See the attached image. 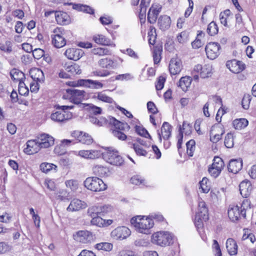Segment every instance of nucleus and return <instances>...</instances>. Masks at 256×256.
Returning a JSON list of instances; mask_svg holds the SVG:
<instances>
[{"instance_id":"nucleus-1","label":"nucleus","mask_w":256,"mask_h":256,"mask_svg":"<svg viewBox=\"0 0 256 256\" xmlns=\"http://www.w3.org/2000/svg\"><path fill=\"white\" fill-rule=\"evenodd\" d=\"M130 223L138 232L144 234H148L150 229L154 225V222L152 218L142 216H137L132 218Z\"/></svg>"},{"instance_id":"nucleus-2","label":"nucleus","mask_w":256,"mask_h":256,"mask_svg":"<svg viewBox=\"0 0 256 256\" xmlns=\"http://www.w3.org/2000/svg\"><path fill=\"white\" fill-rule=\"evenodd\" d=\"M208 219V210L206 203L202 201L198 202V207L194 220V224L199 234L201 235L202 232L204 222H206Z\"/></svg>"},{"instance_id":"nucleus-3","label":"nucleus","mask_w":256,"mask_h":256,"mask_svg":"<svg viewBox=\"0 0 256 256\" xmlns=\"http://www.w3.org/2000/svg\"><path fill=\"white\" fill-rule=\"evenodd\" d=\"M174 236L167 231H160L154 233L151 236L152 244L164 247L173 244Z\"/></svg>"},{"instance_id":"nucleus-4","label":"nucleus","mask_w":256,"mask_h":256,"mask_svg":"<svg viewBox=\"0 0 256 256\" xmlns=\"http://www.w3.org/2000/svg\"><path fill=\"white\" fill-rule=\"evenodd\" d=\"M76 107V106H75L74 104L67 106H58L57 108H60L62 110L52 113L50 118L52 120L55 122L60 124L65 123L72 117V113L66 112V110L72 109Z\"/></svg>"},{"instance_id":"nucleus-5","label":"nucleus","mask_w":256,"mask_h":256,"mask_svg":"<svg viewBox=\"0 0 256 256\" xmlns=\"http://www.w3.org/2000/svg\"><path fill=\"white\" fill-rule=\"evenodd\" d=\"M70 102L74 104L76 108L80 110L86 109L88 110L92 114L96 115L101 114L102 109L92 104L85 102L84 97H67Z\"/></svg>"},{"instance_id":"nucleus-6","label":"nucleus","mask_w":256,"mask_h":256,"mask_svg":"<svg viewBox=\"0 0 256 256\" xmlns=\"http://www.w3.org/2000/svg\"><path fill=\"white\" fill-rule=\"evenodd\" d=\"M110 123L114 126V129L112 132L113 135L120 140H125L126 138V136L122 131L128 130L130 128V126L128 124L122 122L114 118L110 119Z\"/></svg>"},{"instance_id":"nucleus-7","label":"nucleus","mask_w":256,"mask_h":256,"mask_svg":"<svg viewBox=\"0 0 256 256\" xmlns=\"http://www.w3.org/2000/svg\"><path fill=\"white\" fill-rule=\"evenodd\" d=\"M84 186L88 190L92 192H100L106 190L107 186L102 180L97 177H88L84 181Z\"/></svg>"},{"instance_id":"nucleus-8","label":"nucleus","mask_w":256,"mask_h":256,"mask_svg":"<svg viewBox=\"0 0 256 256\" xmlns=\"http://www.w3.org/2000/svg\"><path fill=\"white\" fill-rule=\"evenodd\" d=\"M102 155L105 161L112 165L121 166L124 162L118 152L112 148H108V150L102 153Z\"/></svg>"},{"instance_id":"nucleus-9","label":"nucleus","mask_w":256,"mask_h":256,"mask_svg":"<svg viewBox=\"0 0 256 256\" xmlns=\"http://www.w3.org/2000/svg\"><path fill=\"white\" fill-rule=\"evenodd\" d=\"M224 166V164L219 156H214L212 164L208 168V172L210 176L214 178H216L219 176Z\"/></svg>"},{"instance_id":"nucleus-10","label":"nucleus","mask_w":256,"mask_h":256,"mask_svg":"<svg viewBox=\"0 0 256 256\" xmlns=\"http://www.w3.org/2000/svg\"><path fill=\"white\" fill-rule=\"evenodd\" d=\"M64 32V30L62 28H56L54 30L55 34L52 36V42L56 48H61L66 44Z\"/></svg>"},{"instance_id":"nucleus-11","label":"nucleus","mask_w":256,"mask_h":256,"mask_svg":"<svg viewBox=\"0 0 256 256\" xmlns=\"http://www.w3.org/2000/svg\"><path fill=\"white\" fill-rule=\"evenodd\" d=\"M131 234L130 230L124 226H118L111 232V236L116 240H123Z\"/></svg>"},{"instance_id":"nucleus-12","label":"nucleus","mask_w":256,"mask_h":256,"mask_svg":"<svg viewBox=\"0 0 256 256\" xmlns=\"http://www.w3.org/2000/svg\"><path fill=\"white\" fill-rule=\"evenodd\" d=\"M220 44L218 42H209L206 46L205 50L208 58L210 60L216 58L220 54Z\"/></svg>"},{"instance_id":"nucleus-13","label":"nucleus","mask_w":256,"mask_h":256,"mask_svg":"<svg viewBox=\"0 0 256 256\" xmlns=\"http://www.w3.org/2000/svg\"><path fill=\"white\" fill-rule=\"evenodd\" d=\"M74 239L83 244L90 243L94 240L92 234L88 230H79L74 234Z\"/></svg>"},{"instance_id":"nucleus-14","label":"nucleus","mask_w":256,"mask_h":256,"mask_svg":"<svg viewBox=\"0 0 256 256\" xmlns=\"http://www.w3.org/2000/svg\"><path fill=\"white\" fill-rule=\"evenodd\" d=\"M38 144H39L40 148H48L54 144V138L48 134H41L38 137Z\"/></svg>"},{"instance_id":"nucleus-15","label":"nucleus","mask_w":256,"mask_h":256,"mask_svg":"<svg viewBox=\"0 0 256 256\" xmlns=\"http://www.w3.org/2000/svg\"><path fill=\"white\" fill-rule=\"evenodd\" d=\"M88 206L87 204L78 198L72 199L66 210L68 212H76L84 209Z\"/></svg>"},{"instance_id":"nucleus-16","label":"nucleus","mask_w":256,"mask_h":256,"mask_svg":"<svg viewBox=\"0 0 256 256\" xmlns=\"http://www.w3.org/2000/svg\"><path fill=\"white\" fill-rule=\"evenodd\" d=\"M226 66L232 72L238 74L244 69V64L240 61L236 60H228L226 63Z\"/></svg>"},{"instance_id":"nucleus-17","label":"nucleus","mask_w":256,"mask_h":256,"mask_svg":"<svg viewBox=\"0 0 256 256\" xmlns=\"http://www.w3.org/2000/svg\"><path fill=\"white\" fill-rule=\"evenodd\" d=\"M182 68L181 60L178 58H172L169 64V71L172 75L179 74Z\"/></svg>"},{"instance_id":"nucleus-18","label":"nucleus","mask_w":256,"mask_h":256,"mask_svg":"<svg viewBox=\"0 0 256 256\" xmlns=\"http://www.w3.org/2000/svg\"><path fill=\"white\" fill-rule=\"evenodd\" d=\"M84 54L83 50L80 48H72L67 49L65 52V56L69 60H78Z\"/></svg>"},{"instance_id":"nucleus-19","label":"nucleus","mask_w":256,"mask_h":256,"mask_svg":"<svg viewBox=\"0 0 256 256\" xmlns=\"http://www.w3.org/2000/svg\"><path fill=\"white\" fill-rule=\"evenodd\" d=\"M228 214L229 218L232 222H236L242 216L241 210L238 206L230 205L228 208Z\"/></svg>"},{"instance_id":"nucleus-20","label":"nucleus","mask_w":256,"mask_h":256,"mask_svg":"<svg viewBox=\"0 0 256 256\" xmlns=\"http://www.w3.org/2000/svg\"><path fill=\"white\" fill-rule=\"evenodd\" d=\"M82 134V131H78V130H74L71 132L70 135L72 137L76 138L77 140H78L79 142L86 144H90L93 142V139L92 138L91 136H90L89 134L87 133H84L83 136L86 137L87 136V140H84L82 138V136H81Z\"/></svg>"},{"instance_id":"nucleus-21","label":"nucleus","mask_w":256,"mask_h":256,"mask_svg":"<svg viewBox=\"0 0 256 256\" xmlns=\"http://www.w3.org/2000/svg\"><path fill=\"white\" fill-rule=\"evenodd\" d=\"M239 189L241 195L243 197L247 198L250 195L252 187L250 182L247 180H245L240 183Z\"/></svg>"},{"instance_id":"nucleus-22","label":"nucleus","mask_w":256,"mask_h":256,"mask_svg":"<svg viewBox=\"0 0 256 256\" xmlns=\"http://www.w3.org/2000/svg\"><path fill=\"white\" fill-rule=\"evenodd\" d=\"M172 126L167 122H164L161 128V133L158 132L160 140L162 141V138L164 140H168L172 134Z\"/></svg>"},{"instance_id":"nucleus-23","label":"nucleus","mask_w":256,"mask_h":256,"mask_svg":"<svg viewBox=\"0 0 256 256\" xmlns=\"http://www.w3.org/2000/svg\"><path fill=\"white\" fill-rule=\"evenodd\" d=\"M242 160L240 158L232 159L230 161L228 168L230 172L236 174L242 169Z\"/></svg>"},{"instance_id":"nucleus-24","label":"nucleus","mask_w":256,"mask_h":256,"mask_svg":"<svg viewBox=\"0 0 256 256\" xmlns=\"http://www.w3.org/2000/svg\"><path fill=\"white\" fill-rule=\"evenodd\" d=\"M78 155L85 158L94 159L100 157L102 153L97 150H81L78 152Z\"/></svg>"},{"instance_id":"nucleus-25","label":"nucleus","mask_w":256,"mask_h":256,"mask_svg":"<svg viewBox=\"0 0 256 256\" xmlns=\"http://www.w3.org/2000/svg\"><path fill=\"white\" fill-rule=\"evenodd\" d=\"M170 18L168 16H161L158 18V26L159 28L162 31H165L168 29L170 27Z\"/></svg>"},{"instance_id":"nucleus-26","label":"nucleus","mask_w":256,"mask_h":256,"mask_svg":"<svg viewBox=\"0 0 256 256\" xmlns=\"http://www.w3.org/2000/svg\"><path fill=\"white\" fill-rule=\"evenodd\" d=\"M38 144V138L36 140H28L26 142V152L29 154L37 152L40 149Z\"/></svg>"},{"instance_id":"nucleus-27","label":"nucleus","mask_w":256,"mask_h":256,"mask_svg":"<svg viewBox=\"0 0 256 256\" xmlns=\"http://www.w3.org/2000/svg\"><path fill=\"white\" fill-rule=\"evenodd\" d=\"M30 74L33 80L36 82H41L44 81V74L40 68H32L30 71Z\"/></svg>"},{"instance_id":"nucleus-28","label":"nucleus","mask_w":256,"mask_h":256,"mask_svg":"<svg viewBox=\"0 0 256 256\" xmlns=\"http://www.w3.org/2000/svg\"><path fill=\"white\" fill-rule=\"evenodd\" d=\"M77 85L87 87H93L96 88H102V84L97 81L90 80H80L77 82Z\"/></svg>"},{"instance_id":"nucleus-29","label":"nucleus","mask_w":256,"mask_h":256,"mask_svg":"<svg viewBox=\"0 0 256 256\" xmlns=\"http://www.w3.org/2000/svg\"><path fill=\"white\" fill-rule=\"evenodd\" d=\"M226 248L230 256H234L237 254L238 246L234 239L230 238L226 240Z\"/></svg>"},{"instance_id":"nucleus-30","label":"nucleus","mask_w":256,"mask_h":256,"mask_svg":"<svg viewBox=\"0 0 256 256\" xmlns=\"http://www.w3.org/2000/svg\"><path fill=\"white\" fill-rule=\"evenodd\" d=\"M192 79L190 77L186 76L180 78L179 82L178 83V86L181 88L183 92H186L188 88L190 86Z\"/></svg>"},{"instance_id":"nucleus-31","label":"nucleus","mask_w":256,"mask_h":256,"mask_svg":"<svg viewBox=\"0 0 256 256\" xmlns=\"http://www.w3.org/2000/svg\"><path fill=\"white\" fill-rule=\"evenodd\" d=\"M56 20L58 24L62 25L70 22V17L66 12H59L56 14Z\"/></svg>"},{"instance_id":"nucleus-32","label":"nucleus","mask_w":256,"mask_h":256,"mask_svg":"<svg viewBox=\"0 0 256 256\" xmlns=\"http://www.w3.org/2000/svg\"><path fill=\"white\" fill-rule=\"evenodd\" d=\"M160 11L156 8L151 7L148 14V21L150 24H154L158 18V16Z\"/></svg>"},{"instance_id":"nucleus-33","label":"nucleus","mask_w":256,"mask_h":256,"mask_svg":"<svg viewBox=\"0 0 256 256\" xmlns=\"http://www.w3.org/2000/svg\"><path fill=\"white\" fill-rule=\"evenodd\" d=\"M130 182L134 185L148 186V182L142 176L140 175H135L132 176L130 179Z\"/></svg>"},{"instance_id":"nucleus-34","label":"nucleus","mask_w":256,"mask_h":256,"mask_svg":"<svg viewBox=\"0 0 256 256\" xmlns=\"http://www.w3.org/2000/svg\"><path fill=\"white\" fill-rule=\"evenodd\" d=\"M248 124V121L244 118L234 120L232 122L234 128L236 130H242L246 128Z\"/></svg>"},{"instance_id":"nucleus-35","label":"nucleus","mask_w":256,"mask_h":256,"mask_svg":"<svg viewBox=\"0 0 256 256\" xmlns=\"http://www.w3.org/2000/svg\"><path fill=\"white\" fill-rule=\"evenodd\" d=\"M92 170L94 174L100 177L106 176L108 172V169L101 165H96L93 167Z\"/></svg>"},{"instance_id":"nucleus-36","label":"nucleus","mask_w":256,"mask_h":256,"mask_svg":"<svg viewBox=\"0 0 256 256\" xmlns=\"http://www.w3.org/2000/svg\"><path fill=\"white\" fill-rule=\"evenodd\" d=\"M93 40L96 43L102 45L109 46L111 43V41L109 38L102 34H98L94 36Z\"/></svg>"},{"instance_id":"nucleus-37","label":"nucleus","mask_w":256,"mask_h":256,"mask_svg":"<svg viewBox=\"0 0 256 256\" xmlns=\"http://www.w3.org/2000/svg\"><path fill=\"white\" fill-rule=\"evenodd\" d=\"M113 63L112 60L108 58H102L98 62V64L100 66L107 69H113Z\"/></svg>"},{"instance_id":"nucleus-38","label":"nucleus","mask_w":256,"mask_h":256,"mask_svg":"<svg viewBox=\"0 0 256 256\" xmlns=\"http://www.w3.org/2000/svg\"><path fill=\"white\" fill-rule=\"evenodd\" d=\"M73 8L76 10L78 11L83 12L87 14H94V10L87 5H83L81 4H74L73 5Z\"/></svg>"},{"instance_id":"nucleus-39","label":"nucleus","mask_w":256,"mask_h":256,"mask_svg":"<svg viewBox=\"0 0 256 256\" xmlns=\"http://www.w3.org/2000/svg\"><path fill=\"white\" fill-rule=\"evenodd\" d=\"M162 52V47L156 46L154 47L153 50V58L154 64H158L161 60V54Z\"/></svg>"},{"instance_id":"nucleus-40","label":"nucleus","mask_w":256,"mask_h":256,"mask_svg":"<svg viewBox=\"0 0 256 256\" xmlns=\"http://www.w3.org/2000/svg\"><path fill=\"white\" fill-rule=\"evenodd\" d=\"M65 70L70 74H80L81 70L80 66L74 63L72 64L66 66Z\"/></svg>"},{"instance_id":"nucleus-41","label":"nucleus","mask_w":256,"mask_h":256,"mask_svg":"<svg viewBox=\"0 0 256 256\" xmlns=\"http://www.w3.org/2000/svg\"><path fill=\"white\" fill-rule=\"evenodd\" d=\"M250 210V202L248 199H245L243 200L240 206L242 216L246 218V212Z\"/></svg>"},{"instance_id":"nucleus-42","label":"nucleus","mask_w":256,"mask_h":256,"mask_svg":"<svg viewBox=\"0 0 256 256\" xmlns=\"http://www.w3.org/2000/svg\"><path fill=\"white\" fill-rule=\"evenodd\" d=\"M94 248L98 250L110 252L112 249L113 246L111 243L104 242L96 244Z\"/></svg>"},{"instance_id":"nucleus-43","label":"nucleus","mask_w":256,"mask_h":256,"mask_svg":"<svg viewBox=\"0 0 256 256\" xmlns=\"http://www.w3.org/2000/svg\"><path fill=\"white\" fill-rule=\"evenodd\" d=\"M57 166L53 164L43 162L40 165V169L44 172L47 173L50 170L56 171Z\"/></svg>"},{"instance_id":"nucleus-44","label":"nucleus","mask_w":256,"mask_h":256,"mask_svg":"<svg viewBox=\"0 0 256 256\" xmlns=\"http://www.w3.org/2000/svg\"><path fill=\"white\" fill-rule=\"evenodd\" d=\"M10 76L14 80L18 82L24 76V74L22 72L16 69H12L10 72Z\"/></svg>"},{"instance_id":"nucleus-45","label":"nucleus","mask_w":256,"mask_h":256,"mask_svg":"<svg viewBox=\"0 0 256 256\" xmlns=\"http://www.w3.org/2000/svg\"><path fill=\"white\" fill-rule=\"evenodd\" d=\"M207 32L210 35V36H214L218 34V28L217 24L216 23L212 21L209 24L208 26V28L206 30Z\"/></svg>"},{"instance_id":"nucleus-46","label":"nucleus","mask_w":256,"mask_h":256,"mask_svg":"<svg viewBox=\"0 0 256 256\" xmlns=\"http://www.w3.org/2000/svg\"><path fill=\"white\" fill-rule=\"evenodd\" d=\"M54 198L57 200H68V194L64 190H60L54 193Z\"/></svg>"},{"instance_id":"nucleus-47","label":"nucleus","mask_w":256,"mask_h":256,"mask_svg":"<svg viewBox=\"0 0 256 256\" xmlns=\"http://www.w3.org/2000/svg\"><path fill=\"white\" fill-rule=\"evenodd\" d=\"M224 144L228 148H232L234 146V136L233 134L231 132H228L225 136Z\"/></svg>"},{"instance_id":"nucleus-48","label":"nucleus","mask_w":256,"mask_h":256,"mask_svg":"<svg viewBox=\"0 0 256 256\" xmlns=\"http://www.w3.org/2000/svg\"><path fill=\"white\" fill-rule=\"evenodd\" d=\"M200 188L204 193H208L210 190L209 180L206 178H204L200 182Z\"/></svg>"},{"instance_id":"nucleus-49","label":"nucleus","mask_w":256,"mask_h":256,"mask_svg":"<svg viewBox=\"0 0 256 256\" xmlns=\"http://www.w3.org/2000/svg\"><path fill=\"white\" fill-rule=\"evenodd\" d=\"M189 34L186 31H183L180 33L177 36V40L180 44L186 43L188 40Z\"/></svg>"},{"instance_id":"nucleus-50","label":"nucleus","mask_w":256,"mask_h":256,"mask_svg":"<svg viewBox=\"0 0 256 256\" xmlns=\"http://www.w3.org/2000/svg\"><path fill=\"white\" fill-rule=\"evenodd\" d=\"M202 35H204V34L202 31L198 32L196 40L192 42V46L194 48H198L202 46L203 44L200 39V37Z\"/></svg>"},{"instance_id":"nucleus-51","label":"nucleus","mask_w":256,"mask_h":256,"mask_svg":"<svg viewBox=\"0 0 256 256\" xmlns=\"http://www.w3.org/2000/svg\"><path fill=\"white\" fill-rule=\"evenodd\" d=\"M66 93L70 96H84L85 92L83 90L76 89L74 88H68L66 90Z\"/></svg>"},{"instance_id":"nucleus-52","label":"nucleus","mask_w":256,"mask_h":256,"mask_svg":"<svg viewBox=\"0 0 256 256\" xmlns=\"http://www.w3.org/2000/svg\"><path fill=\"white\" fill-rule=\"evenodd\" d=\"M92 53L95 55L104 56L110 54V50L106 48H93Z\"/></svg>"},{"instance_id":"nucleus-53","label":"nucleus","mask_w":256,"mask_h":256,"mask_svg":"<svg viewBox=\"0 0 256 256\" xmlns=\"http://www.w3.org/2000/svg\"><path fill=\"white\" fill-rule=\"evenodd\" d=\"M202 72H200V76L202 78H206L208 77L212 71V67L210 65H204V66H202Z\"/></svg>"},{"instance_id":"nucleus-54","label":"nucleus","mask_w":256,"mask_h":256,"mask_svg":"<svg viewBox=\"0 0 256 256\" xmlns=\"http://www.w3.org/2000/svg\"><path fill=\"white\" fill-rule=\"evenodd\" d=\"M133 148L136 154L142 156H146L147 152L142 146L138 144H133Z\"/></svg>"},{"instance_id":"nucleus-55","label":"nucleus","mask_w":256,"mask_h":256,"mask_svg":"<svg viewBox=\"0 0 256 256\" xmlns=\"http://www.w3.org/2000/svg\"><path fill=\"white\" fill-rule=\"evenodd\" d=\"M88 214L91 217H94L100 215L99 206H94L90 207L88 210Z\"/></svg>"},{"instance_id":"nucleus-56","label":"nucleus","mask_w":256,"mask_h":256,"mask_svg":"<svg viewBox=\"0 0 256 256\" xmlns=\"http://www.w3.org/2000/svg\"><path fill=\"white\" fill-rule=\"evenodd\" d=\"M0 50L6 53H10L12 52V43L7 40L4 44H0Z\"/></svg>"},{"instance_id":"nucleus-57","label":"nucleus","mask_w":256,"mask_h":256,"mask_svg":"<svg viewBox=\"0 0 256 256\" xmlns=\"http://www.w3.org/2000/svg\"><path fill=\"white\" fill-rule=\"evenodd\" d=\"M91 224L98 227H104V219L100 216L92 217Z\"/></svg>"},{"instance_id":"nucleus-58","label":"nucleus","mask_w":256,"mask_h":256,"mask_svg":"<svg viewBox=\"0 0 256 256\" xmlns=\"http://www.w3.org/2000/svg\"><path fill=\"white\" fill-rule=\"evenodd\" d=\"M182 134H184L186 136H189L192 132V126L187 122L184 121L182 124V128L181 127Z\"/></svg>"},{"instance_id":"nucleus-59","label":"nucleus","mask_w":256,"mask_h":256,"mask_svg":"<svg viewBox=\"0 0 256 256\" xmlns=\"http://www.w3.org/2000/svg\"><path fill=\"white\" fill-rule=\"evenodd\" d=\"M135 129L136 132L139 135L145 138H151V136L148 132L142 126H135Z\"/></svg>"},{"instance_id":"nucleus-60","label":"nucleus","mask_w":256,"mask_h":256,"mask_svg":"<svg viewBox=\"0 0 256 256\" xmlns=\"http://www.w3.org/2000/svg\"><path fill=\"white\" fill-rule=\"evenodd\" d=\"M112 208L110 205H99V210H100V216H104L105 214L111 212Z\"/></svg>"},{"instance_id":"nucleus-61","label":"nucleus","mask_w":256,"mask_h":256,"mask_svg":"<svg viewBox=\"0 0 256 256\" xmlns=\"http://www.w3.org/2000/svg\"><path fill=\"white\" fill-rule=\"evenodd\" d=\"M65 184L66 187L70 188L72 191H75L78 188V182L76 180H68L66 181Z\"/></svg>"},{"instance_id":"nucleus-62","label":"nucleus","mask_w":256,"mask_h":256,"mask_svg":"<svg viewBox=\"0 0 256 256\" xmlns=\"http://www.w3.org/2000/svg\"><path fill=\"white\" fill-rule=\"evenodd\" d=\"M186 146L188 154L192 156H193V151L195 148V141L194 140H190L186 142Z\"/></svg>"},{"instance_id":"nucleus-63","label":"nucleus","mask_w":256,"mask_h":256,"mask_svg":"<svg viewBox=\"0 0 256 256\" xmlns=\"http://www.w3.org/2000/svg\"><path fill=\"white\" fill-rule=\"evenodd\" d=\"M120 52L124 54H126L134 59H138V54L132 48H128L126 49L120 50Z\"/></svg>"},{"instance_id":"nucleus-64","label":"nucleus","mask_w":256,"mask_h":256,"mask_svg":"<svg viewBox=\"0 0 256 256\" xmlns=\"http://www.w3.org/2000/svg\"><path fill=\"white\" fill-rule=\"evenodd\" d=\"M166 78L162 76H160L156 82L155 86L156 90H161L164 86Z\"/></svg>"}]
</instances>
